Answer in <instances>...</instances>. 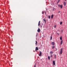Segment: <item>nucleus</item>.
<instances>
[{
    "instance_id": "obj_3",
    "label": "nucleus",
    "mask_w": 67,
    "mask_h": 67,
    "mask_svg": "<svg viewBox=\"0 0 67 67\" xmlns=\"http://www.w3.org/2000/svg\"><path fill=\"white\" fill-rule=\"evenodd\" d=\"M38 50V47H36L35 49L36 52H37V51Z\"/></svg>"
},
{
    "instance_id": "obj_7",
    "label": "nucleus",
    "mask_w": 67,
    "mask_h": 67,
    "mask_svg": "<svg viewBox=\"0 0 67 67\" xmlns=\"http://www.w3.org/2000/svg\"><path fill=\"white\" fill-rule=\"evenodd\" d=\"M53 65H55V61H53Z\"/></svg>"
},
{
    "instance_id": "obj_9",
    "label": "nucleus",
    "mask_w": 67,
    "mask_h": 67,
    "mask_svg": "<svg viewBox=\"0 0 67 67\" xmlns=\"http://www.w3.org/2000/svg\"><path fill=\"white\" fill-rule=\"evenodd\" d=\"M53 53H54V52L52 51H51L50 52V54H53Z\"/></svg>"
},
{
    "instance_id": "obj_27",
    "label": "nucleus",
    "mask_w": 67,
    "mask_h": 67,
    "mask_svg": "<svg viewBox=\"0 0 67 67\" xmlns=\"http://www.w3.org/2000/svg\"><path fill=\"white\" fill-rule=\"evenodd\" d=\"M45 14H46V11H45Z\"/></svg>"
},
{
    "instance_id": "obj_1",
    "label": "nucleus",
    "mask_w": 67,
    "mask_h": 67,
    "mask_svg": "<svg viewBox=\"0 0 67 67\" xmlns=\"http://www.w3.org/2000/svg\"><path fill=\"white\" fill-rule=\"evenodd\" d=\"M58 6L59 7H60L61 9H62L63 8V5H58Z\"/></svg>"
},
{
    "instance_id": "obj_20",
    "label": "nucleus",
    "mask_w": 67,
    "mask_h": 67,
    "mask_svg": "<svg viewBox=\"0 0 67 67\" xmlns=\"http://www.w3.org/2000/svg\"><path fill=\"white\" fill-rule=\"evenodd\" d=\"M60 40H62V37H60Z\"/></svg>"
},
{
    "instance_id": "obj_23",
    "label": "nucleus",
    "mask_w": 67,
    "mask_h": 67,
    "mask_svg": "<svg viewBox=\"0 0 67 67\" xmlns=\"http://www.w3.org/2000/svg\"><path fill=\"white\" fill-rule=\"evenodd\" d=\"M56 26H54V28H56Z\"/></svg>"
},
{
    "instance_id": "obj_28",
    "label": "nucleus",
    "mask_w": 67,
    "mask_h": 67,
    "mask_svg": "<svg viewBox=\"0 0 67 67\" xmlns=\"http://www.w3.org/2000/svg\"><path fill=\"white\" fill-rule=\"evenodd\" d=\"M59 1L58 2H58H59Z\"/></svg>"
},
{
    "instance_id": "obj_18",
    "label": "nucleus",
    "mask_w": 67,
    "mask_h": 67,
    "mask_svg": "<svg viewBox=\"0 0 67 67\" xmlns=\"http://www.w3.org/2000/svg\"><path fill=\"white\" fill-rule=\"evenodd\" d=\"M62 23H63V22H60V25H62Z\"/></svg>"
},
{
    "instance_id": "obj_22",
    "label": "nucleus",
    "mask_w": 67,
    "mask_h": 67,
    "mask_svg": "<svg viewBox=\"0 0 67 67\" xmlns=\"http://www.w3.org/2000/svg\"><path fill=\"white\" fill-rule=\"evenodd\" d=\"M42 14H44V12L43 11L42 12Z\"/></svg>"
},
{
    "instance_id": "obj_4",
    "label": "nucleus",
    "mask_w": 67,
    "mask_h": 67,
    "mask_svg": "<svg viewBox=\"0 0 67 67\" xmlns=\"http://www.w3.org/2000/svg\"><path fill=\"white\" fill-rule=\"evenodd\" d=\"M41 31V30H40V28H38V29L37 30V32H38V33H40V32Z\"/></svg>"
},
{
    "instance_id": "obj_11",
    "label": "nucleus",
    "mask_w": 67,
    "mask_h": 67,
    "mask_svg": "<svg viewBox=\"0 0 67 67\" xmlns=\"http://www.w3.org/2000/svg\"><path fill=\"white\" fill-rule=\"evenodd\" d=\"M51 19H53V17H54V15L53 14L51 16Z\"/></svg>"
},
{
    "instance_id": "obj_17",
    "label": "nucleus",
    "mask_w": 67,
    "mask_h": 67,
    "mask_svg": "<svg viewBox=\"0 0 67 67\" xmlns=\"http://www.w3.org/2000/svg\"><path fill=\"white\" fill-rule=\"evenodd\" d=\"M36 43L35 44H37V41H36Z\"/></svg>"
},
{
    "instance_id": "obj_25",
    "label": "nucleus",
    "mask_w": 67,
    "mask_h": 67,
    "mask_svg": "<svg viewBox=\"0 0 67 67\" xmlns=\"http://www.w3.org/2000/svg\"><path fill=\"white\" fill-rule=\"evenodd\" d=\"M60 11H59L58 12V13H60Z\"/></svg>"
},
{
    "instance_id": "obj_26",
    "label": "nucleus",
    "mask_w": 67,
    "mask_h": 67,
    "mask_svg": "<svg viewBox=\"0 0 67 67\" xmlns=\"http://www.w3.org/2000/svg\"><path fill=\"white\" fill-rule=\"evenodd\" d=\"M36 67V65L35 64L34 67Z\"/></svg>"
},
{
    "instance_id": "obj_2",
    "label": "nucleus",
    "mask_w": 67,
    "mask_h": 67,
    "mask_svg": "<svg viewBox=\"0 0 67 67\" xmlns=\"http://www.w3.org/2000/svg\"><path fill=\"white\" fill-rule=\"evenodd\" d=\"M62 53H63V49L61 48V51L60 52V54H62Z\"/></svg>"
},
{
    "instance_id": "obj_21",
    "label": "nucleus",
    "mask_w": 67,
    "mask_h": 67,
    "mask_svg": "<svg viewBox=\"0 0 67 67\" xmlns=\"http://www.w3.org/2000/svg\"><path fill=\"white\" fill-rule=\"evenodd\" d=\"M44 21L45 23H46V20H45V19H44Z\"/></svg>"
},
{
    "instance_id": "obj_24",
    "label": "nucleus",
    "mask_w": 67,
    "mask_h": 67,
    "mask_svg": "<svg viewBox=\"0 0 67 67\" xmlns=\"http://www.w3.org/2000/svg\"><path fill=\"white\" fill-rule=\"evenodd\" d=\"M52 54H51V57H52Z\"/></svg>"
},
{
    "instance_id": "obj_29",
    "label": "nucleus",
    "mask_w": 67,
    "mask_h": 67,
    "mask_svg": "<svg viewBox=\"0 0 67 67\" xmlns=\"http://www.w3.org/2000/svg\"><path fill=\"white\" fill-rule=\"evenodd\" d=\"M65 0V1H66V0Z\"/></svg>"
},
{
    "instance_id": "obj_10",
    "label": "nucleus",
    "mask_w": 67,
    "mask_h": 67,
    "mask_svg": "<svg viewBox=\"0 0 67 67\" xmlns=\"http://www.w3.org/2000/svg\"><path fill=\"white\" fill-rule=\"evenodd\" d=\"M40 22H41V21H39V22H38V26H39L40 25Z\"/></svg>"
},
{
    "instance_id": "obj_13",
    "label": "nucleus",
    "mask_w": 67,
    "mask_h": 67,
    "mask_svg": "<svg viewBox=\"0 0 67 67\" xmlns=\"http://www.w3.org/2000/svg\"><path fill=\"white\" fill-rule=\"evenodd\" d=\"M55 48V46H53L52 47V49H54V48Z\"/></svg>"
},
{
    "instance_id": "obj_6",
    "label": "nucleus",
    "mask_w": 67,
    "mask_h": 67,
    "mask_svg": "<svg viewBox=\"0 0 67 67\" xmlns=\"http://www.w3.org/2000/svg\"><path fill=\"white\" fill-rule=\"evenodd\" d=\"M63 4L64 6H66V2H64Z\"/></svg>"
},
{
    "instance_id": "obj_15",
    "label": "nucleus",
    "mask_w": 67,
    "mask_h": 67,
    "mask_svg": "<svg viewBox=\"0 0 67 67\" xmlns=\"http://www.w3.org/2000/svg\"><path fill=\"white\" fill-rule=\"evenodd\" d=\"M54 56H55V59H56V54H55L54 55Z\"/></svg>"
},
{
    "instance_id": "obj_14",
    "label": "nucleus",
    "mask_w": 67,
    "mask_h": 67,
    "mask_svg": "<svg viewBox=\"0 0 67 67\" xmlns=\"http://www.w3.org/2000/svg\"><path fill=\"white\" fill-rule=\"evenodd\" d=\"M52 40V35L51 36L50 40Z\"/></svg>"
},
{
    "instance_id": "obj_19",
    "label": "nucleus",
    "mask_w": 67,
    "mask_h": 67,
    "mask_svg": "<svg viewBox=\"0 0 67 67\" xmlns=\"http://www.w3.org/2000/svg\"><path fill=\"white\" fill-rule=\"evenodd\" d=\"M48 18H49V19H51V16H48Z\"/></svg>"
},
{
    "instance_id": "obj_5",
    "label": "nucleus",
    "mask_w": 67,
    "mask_h": 67,
    "mask_svg": "<svg viewBox=\"0 0 67 67\" xmlns=\"http://www.w3.org/2000/svg\"><path fill=\"white\" fill-rule=\"evenodd\" d=\"M40 54H39V56H41V55H42V52L41 51H40L39 52Z\"/></svg>"
},
{
    "instance_id": "obj_12",
    "label": "nucleus",
    "mask_w": 67,
    "mask_h": 67,
    "mask_svg": "<svg viewBox=\"0 0 67 67\" xmlns=\"http://www.w3.org/2000/svg\"><path fill=\"white\" fill-rule=\"evenodd\" d=\"M63 40H62V41H61V43H60V45H62V44H63Z\"/></svg>"
},
{
    "instance_id": "obj_8",
    "label": "nucleus",
    "mask_w": 67,
    "mask_h": 67,
    "mask_svg": "<svg viewBox=\"0 0 67 67\" xmlns=\"http://www.w3.org/2000/svg\"><path fill=\"white\" fill-rule=\"evenodd\" d=\"M52 45H53V46H54V45H55V43H54V42H52Z\"/></svg>"
},
{
    "instance_id": "obj_16",
    "label": "nucleus",
    "mask_w": 67,
    "mask_h": 67,
    "mask_svg": "<svg viewBox=\"0 0 67 67\" xmlns=\"http://www.w3.org/2000/svg\"><path fill=\"white\" fill-rule=\"evenodd\" d=\"M48 58L49 59V60L50 59V57L49 56L48 57Z\"/></svg>"
}]
</instances>
